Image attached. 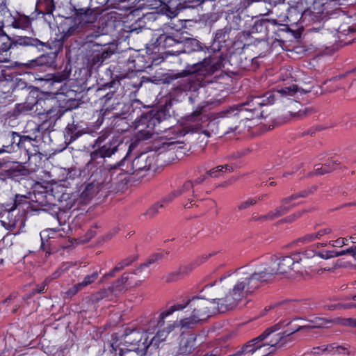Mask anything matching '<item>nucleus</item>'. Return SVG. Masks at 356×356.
Returning a JSON list of instances; mask_svg holds the SVG:
<instances>
[{"label":"nucleus","instance_id":"obj_3","mask_svg":"<svg viewBox=\"0 0 356 356\" xmlns=\"http://www.w3.org/2000/svg\"><path fill=\"white\" fill-rule=\"evenodd\" d=\"M302 261L299 253H292L291 255L282 256L273 259L270 264L260 266L253 268L260 284L273 280L275 275L289 277L295 271L298 264Z\"/></svg>","mask_w":356,"mask_h":356},{"label":"nucleus","instance_id":"obj_31","mask_svg":"<svg viewBox=\"0 0 356 356\" xmlns=\"http://www.w3.org/2000/svg\"><path fill=\"white\" fill-rule=\"evenodd\" d=\"M257 198H249L239 204L238 206V210H245L248 209L250 206L254 205L257 203Z\"/></svg>","mask_w":356,"mask_h":356},{"label":"nucleus","instance_id":"obj_54","mask_svg":"<svg viewBox=\"0 0 356 356\" xmlns=\"http://www.w3.org/2000/svg\"><path fill=\"white\" fill-rule=\"evenodd\" d=\"M106 293V291H100L99 293H98L97 294V297L96 298V300L103 298L105 296Z\"/></svg>","mask_w":356,"mask_h":356},{"label":"nucleus","instance_id":"obj_10","mask_svg":"<svg viewBox=\"0 0 356 356\" xmlns=\"http://www.w3.org/2000/svg\"><path fill=\"white\" fill-rule=\"evenodd\" d=\"M120 145V143L118 140H113L100 147L96 154L102 158L111 157L118 152Z\"/></svg>","mask_w":356,"mask_h":356},{"label":"nucleus","instance_id":"obj_43","mask_svg":"<svg viewBox=\"0 0 356 356\" xmlns=\"http://www.w3.org/2000/svg\"><path fill=\"white\" fill-rule=\"evenodd\" d=\"M344 252V255L350 254L353 257L356 258V246H352L346 250H343Z\"/></svg>","mask_w":356,"mask_h":356},{"label":"nucleus","instance_id":"obj_1","mask_svg":"<svg viewBox=\"0 0 356 356\" xmlns=\"http://www.w3.org/2000/svg\"><path fill=\"white\" fill-rule=\"evenodd\" d=\"M218 298L217 311L224 313L234 309L248 295L261 286L253 268L242 267L235 272L221 277L216 282Z\"/></svg>","mask_w":356,"mask_h":356},{"label":"nucleus","instance_id":"obj_59","mask_svg":"<svg viewBox=\"0 0 356 356\" xmlns=\"http://www.w3.org/2000/svg\"><path fill=\"white\" fill-rule=\"evenodd\" d=\"M40 248L44 250H45V243L43 241V236L41 234L40 235Z\"/></svg>","mask_w":356,"mask_h":356},{"label":"nucleus","instance_id":"obj_20","mask_svg":"<svg viewBox=\"0 0 356 356\" xmlns=\"http://www.w3.org/2000/svg\"><path fill=\"white\" fill-rule=\"evenodd\" d=\"M223 169H225V172H232L233 168L229 165H224L217 166L209 171L207 174L211 177H218L223 175Z\"/></svg>","mask_w":356,"mask_h":356},{"label":"nucleus","instance_id":"obj_61","mask_svg":"<svg viewBox=\"0 0 356 356\" xmlns=\"http://www.w3.org/2000/svg\"><path fill=\"white\" fill-rule=\"evenodd\" d=\"M53 279H56L60 276V273L58 272H55L53 275Z\"/></svg>","mask_w":356,"mask_h":356},{"label":"nucleus","instance_id":"obj_21","mask_svg":"<svg viewBox=\"0 0 356 356\" xmlns=\"http://www.w3.org/2000/svg\"><path fill=\"white\" fill-rule=\"evenodd\" d=\"M314 325H305V326H299L296 329V331L298 332L302 329H312L314 327H327V323H332V320L325 319V318H316L312 321Z\"/></svg>","mask_w":356,"mask_h":356},{"label":"nucleus","instance_id":"obj_39","mask_svg":"<svg viewBox=\"0 0 356 356\" xmlns=\"http://www.w3.org/2000/svg\"><path fill=\"white\" fill-rule=\"evenodd\" d=\"M83 288L81 287V286L80 285L79 283L74 285L72 288H70L67 292L66 293L68 295V296H74L75 294H76L79 291L82 290Z\"/></svg>","mask_w":356,"mask_h":356},{"label":"nucleus","instance_id":"obj_53","mask_svg":"<svg viewBox=\"0 0 356 356\" xmlns=\"http://www.w3.org/2000/svg\"><path fill=\"white\" fill-rule=\"evenodd\" d=\"M205 179H206V177L204 175H203V176L196 179L195 182L193 183V184H202L205 180Z\"/></svg>","mask_w":356,"mask_h":356},{"label":"nucleus","instance_id":"obj_58","mask_svg":"<svg viewBox=\"0 0 356 356\" xmlns=\"http://www.w3.org/2000/svg\"><path fill=\"white\" fill-rule=\"evenodd\" d=\"M115 272H113V270H112L110 273L105 274L104 277V278L112 277L115 275Z\"/></svg>","mask_w":356,"mask_h":356},{"label":"nucleus","instance_id":"obj_27","mask_svg":"<svg viewBox=\"0 0 356 356\" xmlns=\"http://www.w3.org/2000/svg\"><path fill=\"white\" fill-rule=\"evenodd\" d=\"M309 10L315 15L323 14L324 12V4L320 0H315L313 5L309 7Z\"/></svg>","mask_w":356,"mask_h":356},{"label":"nucleus","instance_id":"obj_32","mask_svg":"<svg viewBox=\"0 0 356 356\" xmlns=\"http://www.w3.org/2000/svg\"><path fill=\"white\" fill-rule=\"evenodd\" d=\"M177 197V194L175 191L167 195L160 202V207H164L170 203L175 198Z\"/></svg>","mask_w":356,"mask_h":356},{"label":"nucleus","instance_id":"obj_64","mask_svg":"<svg viewBox=\"0 0 356 356\" xmlns=\"http://www.w3.org/2000/svg\"><path fill=\"white\" fill-rule=\"evenodd\" d=\"M263 117V112H259L258 114L256 115V118H262Z\"/></svg>","mask_w":356,"mask_h":356},{"label":"nucleus","instance_id":"obj_52","mask_svg":"<svg viewBox=\"0 0 356 356\" xmlns=\"http://www.w3.org/2000/svg\"><path fill=\"white\" fill-rule=\"evenodd\" d=\"M344 255L343 250L341 251H332V257H337Z\"/></svg>","mask_w":356,"mask_h":356},{"label":"nucleus","instance_id":"obj_50","mask_svg":"<svg viewBox=\"0 0 356 356\" xmlns=\"http://www.w3.org/2000/svg\"><path fill=\"white\" fill-rule=\"evenodd\" d=\"M128 280V277L123 275L120 280H118L117 283L118 285L124 284Z\"/></svg>","mask_w":356,"mask_h":356},{"label":"nucleus","instance_id":"obj_17","mask_svg":"<svg viewBox=\"0 0 356 356\" xmlns=\"http://www.w3.org/2000/svg\"><path fill=\"white\" fill-rule=\"evenodd\" d=\"M180 42L183 43L184 51L186 52L199 51L202 49L200 42L194 38H185Z\"/></svg>","mask_w":356,"mask_h":356},{"label":"nucleus","instance_id":"obj_34","mask_svg":"<svg viewBox=\"0 0 356 356\" xmlns=\"http://www.w3.org/2000/svg\"><path fill=\"white\" fill-rule=\"evenodd\" d=\"M330 245L333 247H343L348 244V239L346 238H339L337 240L330 241Z\"/></svg>","mask_w":356,"mask_h":356},{"label":"nucleus","instance_id":"obj_60","mask_svg":"<svg viewBox=\"0 0 356 356\" xmlns=\"http://www.w3.org/2000/svg\"><path fill=\"white\" fill-rule=\"evenodd\" d=\"M338 308H340L339 304V305H331V306H330L328 307V309L329 310H334V309H338Z\"/></svg>","mask_w":356,"mask_h":356},{"label":"nucleus","instance_id":"obj_57","mask_svg":"<svg viewBox=\"0 0 356 356\" xmlns=\"http://www.w3.org/2000/svg\"><path fill=\"white\" fill-rule=\"evenodd\" d=\"M127 0H106L107 2H110L111 5L116 4L121 2H124Z\"/></svg>","mask_w":356,"mask_h":356},{"label":"nucleus","instance_id":"obj_16","mask_svg":"<svg viewBox=\"0 0 356 356\" xmlns=\"http://www.w3.org/2000/svg\"><path fill=\"white\" fill-rule=\"evenodd\" d=\"M194 348V341L192 339H182L179 348V354L187 355L190 354Z\"/></svg>","mask_w":356,"mask_h":356},{"label":"nucleus","instance_id":"obj_4","mask_svg":"<svg viewBox=\"0 0 356 356\" xmlns=\"http://www.w3.org/2000/svg\"><path fill=\"white\" fill-rule=\"evenodd\" d=\"M184 308L189 307L191 314L189 317L181 319L179 325L184 328H192L198 323L207 319L217 311V304L215 299L209 300L195 297L181 304Z\"/></svg>","mask_w":356,"mask_h":356},{"label":"nucleus","instance_id":"obj_48","mask_svg":"<svg viewBox=\"0 0 356 356\" xmlns=\"http://www.w3.org/2000/svg\"><path fill=\"white\" fill-rule=\"evenodd\" d=\"M49 58V56H46V55H42L41 56L38 60H36L37 63L38 65H43L46 63H47V60Z\"/></svg>","mask_w":356,"mask_h":356},{"label":"nucleus","instance_id":"obj_49","mask_svg":"<svg viewBox=\"0 0 356 356\" xmlns=\"http://www.w3.org/2000/svg\"><path fill=\"white\" fill-rule=\"evenodd\" d=\"M323 347V345L321 346L314 347L313 348L312 353L314 354H321V353H326L324 350L321 349Z\"/></svg>","mask_w":356,"mask_h":356},{"label":"nucleus","instance_id":"obj_63","mask_svg":"<svg viewBox=\"0 0 356 356\" xmlns=\"http://www.w3.org/2000/svg\"><path fill=\"white\" fill-rule=\"evenodd\" d=\"M11 136H12L13 139H15V137H19V135L15 132H13Z\"/></svg>","mask_w":356,"mask_h":356},{"label":"nucleus","instance_id":"obj_22","mask_svg":"<svg viewBox=\"0 0 356 356\" xmlns=\"http://www.w3.org/2000/svg\"><path fill=\"white\" fill-rule=\"evenodd\" d=\"M12 46H13V39L4 33H0V51H6Z\"/></svg>","mask_w":356,"mask_h":356},{"label":"nucleus","instance_id":"obj_13","mask_svg":"<svg viewBox=\"0 0 356 356\" xmlns=\"http://www.w3.org/2000/svg\"><path fill=\"white\" fill-rule=\"evenodd\" d=\"M194 72L201 71L202 74L213 73L217 69L213 58H205L198 63L194 65Z\"/></svg>","mask_w":356,"mask_h":356},{"label":"nucleus","instance_id":"obj_37","mask_svg":"<svg viewBox=\"0 0 356 356\" xmlns=\"http://www.w3.org/2000/svg\"><path fill=\"white\" fill-rule=\"evenodd\" d=\"M160 202L155 204L154 206L150 207L145 213V215L148 216L149 217L152 218L154 216H155L158 212L159 209H160Z\"/></svg>","mask_w":356,"mask_h":356},{"label":"nucleus","instance_id":"obj_2","mask_svg":"<svg viewBox=\"0 0 356 356\" xmlns=\"http://www.w3.org/2000/svg\"><path fill=\"white\" fill-rule=\"evenodd\" d=\"M309 90L291 85L282 88L276 92H268L262 96L252 97L238 107H231L218 113V118L224 120V123L231 131L237 129L242 119L245 117V112H256L262 106L273 104L277 95L280 97L295 96L309 92Z\"/></svg>","mask_w":356,"mask_h":356},{"label":"nucleus","instance_id":"obj_55","mask_svg":"<svg viewBox=\"0 0 356 356\" xmlns=\"http://www.w3.org/2000/svg\"><path fill=\"white\" fill-rule=\"evenodd\" d=\"M91 190H92V187L90 186H88L86 188V190L82 193V195L87 196L88 194H89L90 193Z\"/></svg>","mask_w":356,"mask_h":356},{"label":"nucleus","instance_id":"obj_47","mask_svg":"<svg viewBox=\"0 0 356 356\" xmlns=\"http://www.w3.org/2000/svg\"><path fill=\"white\" fill-rule=\"evenodd\" d=\"M201 114V110H196L193 113L189 115L187 118L190 121H195V118L198 117Z\"/></svg>","mask_w":356,"mask_h":356},{"label":"nucleus","instance_id":"obj_42","mask_svg":"<svg viewBox=\"0 0 356 356\" xmlns=\"http://www.w3.org/2000/svg\"><path fill=\"white\" fill-rule=\"evenodd\" d=\"M163 42L165 47L173 46L176 43H179V42H177L171 36H166Z\"/></svg>","mask_w":356,"mask_h":356},{"label":"nucleus","instance_id":"obj_7","mask_svg":"<svg viewBox=\"0 0 356 356\" xmlns=\"http://www.w3.org/2000/svg\"><path fill=\"white\" fill-rule=\"evenodd\" d=\"M99 13L90 8H81L76 10L75 21L79 24H92L97 19Z\"/></svg>","mask_w":356,"mask_h":356},{"label":"nucleus","instance_id":"obj_35","mask_svg":"<svg viewBox=\"0 0 356 356\" xmlns=\"http://www.w3.org/2000/svg\"><path fill=\"white\" fill-rule=\"evenodd\" d=\"M76 32H79V26L75 24L73 26L69 27L66 31H63V38H68L75 34Z\"/></svg>","mask_w":356,"mask_h":356},{"label":"nucleus","instance_id":"obj_11","mask_svg":"<svg viewBox=\"0 0 356 356\" xmlns=\"http://www.w3.org/2000/svg\"><path fill=\"white\" fill-rule=\"evenodd\" d=\"M13 44L14 47L22 46V47H38L47 46V44L37 38L27 37V36H16L13 38Z\"/></svg>","mask_w":356,"mask_h":356},{"label":"nucleus","instance_id":"obj_44","mask_svg":"<svg viewBox=\"0 0 356 356\" xmlns=\"http://www.w3.org/2000/svg\"><path fill=\"white\" fill-rule=\"evenodd\" d=\"M318 255L322 258V259H330V258H333L332 257V251H323V252H320L318 253Z\"/></svg>","mask_w":356,"mask_h":356},{"label":"nucleus","instance_id":"obj_6","mask_svg":"<svg viewBox=\"0 0 356 356\" xmlns=\"http://www.w3.org/2000/svg\"><path fill=\"white\" fill-rule=\"evenodd\" d=\"M184 309V305H182L181 304H177L175 305L171 306L168 310L166 312H162L158 318H154L152 319L148 323V327L146 329V332L150 334H152L154 332L156 327L161 328L163 327L165 324L164 319L171 315L174 312L181 310Z\"/></svg>","mask_w":356,"mask_h":356},{"label":"nucleus","instance_id":"obj_12","mask_svg":"<svg viewBox=\"0 0 356 356\" xmlns=\"http://www.w3.org/2000/svg\"><path fill=\"white\" fill-rule=\"evenodd\" d=\"M174 191L177 194V197L183 196L186 198H188V200H190L189 204H184V207L186 208H190L189 204H192V202L193 201L192 200H190L189 197L191 195L195 196L193 190V183L191 181H186L181 187L178 188L177 190H175Z\"/></svg>","mask_w":356,"mask_h":356},{"label":"nucleus","instance_id":"obj_30","mask_svg":"<svg viewBox=\"0 0 356 356\" xmlns=\"http://www.w3.org/2000/svg\"><path fill=\"white\" fill-rule=\"evenodd\" d=\"M316 240V236L314 235V233L308 234H306L300 238H299L296 243H302V244H307L311 242L314 241Z\"/></svg>","mask_w":356,"mask_h":356},{"label":"nucleus","instance_id":"obj_29","mask_svg":"<svg viewBox=\"0 0 356 356\" xmlns=\"http://www.w3.org/2000/svg\"><path fill=\"white\" fill-rule=\"evenodd\" d=\"M70 76V73L66 71H63L61 72H58L53 75L52 80L54 83H60L66 79H67Z\"/></svg>","mask_w":356,"mask_h":356},{"label":"nucleus","instance_id":"obj_9","mask_svg":"<svg viewBox=\"0 0 356 356\" xmlns=\"http://www.w3.org/2000/svg\"><path fill=\"white\" fill-rule=\"evenodd\" d=\"M297 195H293L289 197L284 198L282 201V205L275 209L274 211H271L270 214H272L273 220L275 218H279L284 214H286L294 205L291 204V202L298 198Z\"/></svg>","mask_w":356,"mask_h":356},{"label":"nucleus","instance_id":"obj_5","mask_svg":"<svg viewBox=\"0 0 356 356\" xmlns=\"http://www.w3.org/2000/svg\"><path fill=\"white\" fill-rule=\"evenodd\" d=\"M296 331L277 332L271 329L266 330L259 337L252 339L255 341L265 356L275 353L277 350L291 341V336Z\"/></svg>","mask_w":356,"mask_h":356},{"label":"nucleus","instance_id":"obj_18","mask_svg":"<svg viewBox=\"0 0 356 356\" xmlns=\"http://www.w3.org/2000/svg\"><path fill=\"white\" fill-rule=\"evenodd\" d=\"M321 349L326 353L331 355L343 354L346 353V348L345 347L337 345V343L323 345Z\"/></svg>","mask_w":356,"mask_h":356},{"label":"nucleus","instance_id":"obj_51","mask_svg":"<svg viewBox=\"0 0 356 356\" xmlns=\"http://www.w3.org/2000/svg\"><path fill=\"white\" fill-rule=\"evenodd\" d=\"M299 216H300V213H296V214H294L292 216H289L287 218H286L284 220H282V221L292 222L293 220H295V218H298Z\"/></svg>","mask_w":356,"mask_h":356},{"label":"nucleus","instance_id":"obj_38","mask_svg":"<svg viewBox=\"0 0 356 356\" xmlns=\"http://www.w3.org/2000/svg\"><path fill=\"white\" fill-rule=\"evenodd\" d=\"M181 273H186V272L185 270H184L183 268H180L179 271L174 272V273L169 274L166 277V280L168 282H173V281L176 280L178 278V277Z\"/></svg>","mask_w":356,"mask_h":356},{"label":"nucleus","instance_id":"obj_41","mask_svg":"<svg viewBox=\"0 0 356 356\" xmlns=\"http://www.w3.org/2000/svg\"><path fill=\"white\" fill-rule=\"evenodd\" d=\"M131 263L129 259H126L117 264V266L113 269V272H118L122 270L125 266H129Z\"/></svg>","mask_w":356,"mask_h":356},{"label":"nucleus","instance_id":"obj_26","mask_svg":"<svg viewBox=\"0 0 356 356\" xmlns=\"http://www.w3.org/2000/svg\"><path fill=\"white\" fill-rule=\"evenodd\" d=\"M272 214H270V212H268L266 215H258L255 213H252L250 221L252 222H265L268 220H273Z\"/></svg>","mask_w":356,"mask_h":356},{"label":"nucleus","instance_id":"obj_23","mask_svg":"<svg viewBox=\"0 0 356 356\" xmlns=\"http://www.w3.org/2000/svg\"><path fill=\"white\" fill-rule=\"evenodd\" d=\"M178 324L175 322L172 323H170L163 330H159L157 332L156 336L152 339V341L154 340L156 337L159 338L160 340H163L166 336L171 332Z\"/></svg>","mask_w":356,"mask_h":356},{"label":"nucleus","instance_id":"obj_33","mask_svg":"<svg viewBox=\"0 0 356 356\" xmlns=\"http://www.w3.org/2000/svg\"><path fill=\"white\" fill-rule=\"evenodd\" d=\"M163 257V254L161 253H156L154 254H152L149 257V258L147 260L146 263L143 264L145 266H149L153 264H155L160 261Z\"/></svg>","mask_w":356,"mask_h":356},{"label":"nucleus","instance_id":"obj_46","mask_svg":"<svg viewBox=\"0 0 356 356\" xmlns=\"http://www.w3.org/2000/svg\"><path fill=\"white\" fill-rule=\"evenodd\" d=\"M339 306L341 309H350L353 308H356V303L348 302L345 304H339Z\"/></svg>","mask_w":356,"mask_h":356},{"label":"nucleus","instance_id":"obj_36","mask_svg":"<svg viewBox=\"0 0 356 356\" xmlns=\"http://www.w3.org/2000/svg\"><path fill=\"white\" fill-rule=\"evenodd\" d=\"M296 253H299L302 260L313 258L316 254V252L313 250H306L302 252H296Z\"/></svg>","mask_w":356,"mask_h":356},{"label":"nucleus","instance_id":"obj_8","mask_svg":"<svg viewBox=\"0 0 356 356\" xmlns=\"http://www.w3.org/2000/svg\"><path fill=\"white\" fill-rule=\"evenodd\" d=\"M91 51L92 52L91 60L93 64L102 63L114 52V50L111 49L109 47L97 43L91 45Z\"/></svg>","mask_w":356,"mask_h":356},{"label":"nucleus","instance_id":"obj_14","mask_svg":"<svg viewBox=\"0 0 356 356\" xmlns=\"http://www.w3.org/2000/svg\"><path fill=\"white\" fill-rule=\"evenodd\" d=\"M48 103L49 102H47L45 100H39L36 102V111H38V106H41L42 108L43 106H45L46 108H44L43 111H38L39 115H46L47 120H54V119H58L59 116H58V108L53 107L48 108Z\"/></svg>","mask_w":356,"mask_h":356},{"label":"nucleus","instance_id":"obj_24","mask_svg":"<svg viewBox=\"0 0 356 356\" xmlns=\"http://www.w3.org/2000/svg\"><path fill=\"white\" fill-rule=\"evenodd\" d=\"M332 323L355 327H356V319L352 318H337L332 320Z\"/></svg>","mask_w":356,"mask_h":356},{"label":"nucleus","instance_id":"obj_15","mask_svg":"<svg viewBox=\"0 0 356 356\" xmlns=\"http://www.w3.org/2000/svg\"><path fill=\"white\" fill-rule=\"evenodd\" d=\"M135 171L148 170L150 168V162H147V157L145 155H140L136 158L132 163Z\"/></svg>","mask_w":356,"mask_h":356},{"label":"nucleus","instance_id":"obj_45","mask_svg":"<svg viewBox=\"0 0 356 356\" xmlns=\"http://www.w3.org/2000/svg\"><path fill=\"white\" fill-rule=\"evenodd\" d=\"M314 111V110L312 108H307L302 111H299L296 115L298 116L308 115L312 113Z\"/></svg>","mask_w":356,"mask_h":356},{"label":"nucleus","instance_id":"obj_40","mask_svg":"<svg viewBox=\"0 0 356 356\" xmlns=\"http://www.w3.org/2000/svg\"><path fill=\"white\" fill-rule=\"evenodd\" d=\"M332 232V229L330 227H325L320 229L317 232L314 233V235L316 236V239L321 238L322 236L330 234Z\"/></svg>","mask_w":356,"mask_h":356},{"label":"nucleus","instance_id":"obj_19","mask_svg":"<svg viewBox=\"0 0 356 356\" xmlns=\"http://www.w3.org/2000/svg\"><path fill=\"white\" fill-rule=\"evenodd\" d=\"M335 165H337L336 162H332L325 165H316L315 166L314 173L316 175H322L326 173L331 172L332 171L335 170Z\"/></svg>","mask_w":356,"mask_h":356},{"label":"nucleus","instance_id":"obj_62","mask_svg":"<svg viewBox=\"0 0 356 356\" xmlns=\"http://www.w3.org/2000/svg\"><path fill=\"white\" fill-rule=\"evenodd\" d=\"M349 285H350V286H352L353 288L356 289V280H355V281H353V282H350V283L349 284Z\"/></svg>","mask_w":356,"mask_h":356},{"label":"nucleus","instance_id":"obj_28","mask_svg":"<svg viewBox=\"0 0 356 356\" xmlns=\"http://www.w3.org/2000/svg\"><path fill=\"white\" fill-rule=\"evenodd\" d=\"M141 340V337L140 336V334L138 332H132L128 336H127L125 342L127 343L130 344H137L138 342H140Z\"/></svg>","mask_w":356,"mask_h":356},{"label":"nucleus","instance_id":"obj_25","mask_svg":"<svg viewBox=\"0 0 356 356\" xmlns=\"http://www.w3.org/2000/svg\"><path fill=\"white\" fill-rule=\"evenodd\" d=\"M99 276V272L98 271H94L90 275H87L83 280L81 282H79L80 285L83 289L86 287L87 286L93 283L98 277Z\"/></svg>","mask_w":356,"mask_h":356},{"label":"nucleus","instance_id":"obj_56","mask_svg":"<svg viewBox=\"0 0 356 356\" xmlns=\"http://www.w3.org/2000/svg\"><path fill=\"white\" fill-rule=\"evenodd\" d=\"M45 286H46V283H45V282H43V283L42 284V285H41L38 289H36V291H37L38 293H42V292H43V291H44V290Z\"/></svg>","mask_w":356,"mask_h":356}]
</instances>
